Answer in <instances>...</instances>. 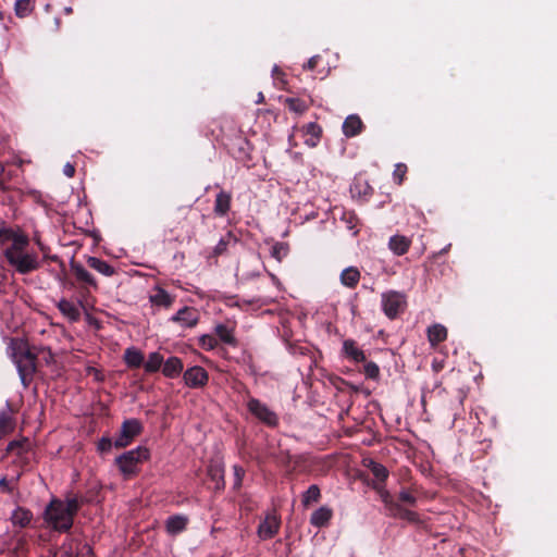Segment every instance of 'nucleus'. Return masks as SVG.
<instances>
[{
  "mask_svg": "<svg viewBox=\"0 0 557 557\" xmlns=\"http://www.w3.org/2000/svg\"><path fill=\"white\" fill-rule=\"evenodd\" d=\"M9 264L20 274H28L39 269L38 253L29 249V238L24 234L16 236L14 242L3 250Z\"/></svg>",
  "mask_w": 557,
  "mask_h": 557,
  "instance_id": "f257e3e1",
  "label": "nucleus"
},
{
  "mask_svg": "<svg viewBox=\"0 0 557 557\" xmlns=\"http://www.w3.org/2000/svg\"><path fill=\"white\" fill-rule=\"evenodd\" d=\"M78 509L79 502L76 497L66 500L53 498L44 512V520L49 528L66 532L72 528L74 516Z\"/></svg>",
  "mask_w": 557,
  "mask_h": 557,
  "instance_id": "f03ea898",
  "label": "nucleus"
},
{
  "mask_svg": "<svg viewBox=\"0 0 557 557\" xmlns=\"http://www.w3.org/2000/svg\"><path fill=\"white\" fill-rule=\"evenodd\" d=\"M9 348L21 382L26 387L36 370V357L28 350L26 343L22 341H11Z\"/></svg>",
  "mask_w": 557,
  "mask_h": 557,
  "instance_id": "7ed1b4c3",
  "label": "nucleus"
},
{
  "mask_svg": "<svg viewBox=\"0 0 557 557\" xmlns=\"http://www.w3.org/2000/svg\"><path fill=\"white\" fill-rule=\"evenodd\" d=\"M149 451L146 447L138 446L116 457L115 462L125 478L136 473L138 463L148 459Z\"/></svg>",
  "mask_w": 557,
  "mask_h": 557,
  "instance_id": "20e7f679",
  "label": "nucleus"
},
{
  "mask_svg": "<svg viewBox=\"0 0 557 557\" xmlns=\"http://www.w3.org/2000/svg\"><path fill=\"white\" fill-rule=\"evenodd\" d=\"M383 312L389 319H395L407 305L406 295L397 290H388L381 295Z\"/></svg>",
  "mask_w": 557,
  "mask_h": 557,
  "instance_id": "39448f33",
  "label": "nucleus"
},
{
  "mask_svg": "<svg viewBox=\"0 0 557 557\" xmlns=\"http://www.w3.org/2000/svg\"><path fill=\"white\" fill-rule=\"evenodd\" d=\"M248 411L267 426L274 428L278 424V416L264 403L257 398L247 401Z\"/></svg>",
  "mask_w": 557,
  "mask_h": 557,
  "instance_id": "423d86ee",
  "label": "nucleus"
},
{
  "mask_svg": "<svg viewBox=\"0 0 557 557\" xmlns=\"http://www.w3.org/2000/svg\"><path fill=\"white\" fill-rule=\"evenodd\" d=\"M141 431V424L136 419L125 420L121 426L119 435L115 437L113 445L122 448L127 446Z\"/></svg>",
  "mask_w": 557,
  "mask_h": 557,
  "instance_id": "0eeeda50",
  "label": "nucleus"
},
{
  "mask_svg": "<svg viewBox=\"0 0 557 557\" xmlns=\"http://www.w3.org/2000/svg\"><path fill=\"white\" fill-rule=\"evenodd\" d=\"M281 525V520L275 513H268L265 518L259 523L257 529L258 537L261 541H267L274 537Z\"/></svg>",
  "mask_w": 557,
  "mask_h": 557,
  "instance_id": "6e6552de",
  "label": "nucleus"
},
{
  "mask_svg": "<svg viewBox=\"0 0 557 557\" xmlns=\"http://www.w3.org/2000/svg\"><path fill=\"white\" fill-rule=\"evenodd\" d=\"M170 321L182 327H194L199 321V314L194 308L185 306L173 314Z\"/></svg>",
  "mask_w": 557,
  "mask_h": 557,
  "instance_id": "1a4fd4ad",
  "label": "nucleus"
},
{
  "mask_svg": "<svg viewBox=\"0 0 557 557\" xmlns=\"http://www.w3.org/2000/svg\"><path fill=\"white\" fill-rule=\"evenodd\" d=\"M207 371L199 366L191 367L184 372V382L188 387H202L208 382Z\"/></svg>",
  "mask_w": 557,
  "mask_h": 557,
  "instance_id": "9d476101",
  "label": "nucleus"
},
{
  "mask_svg": "<svg viewBox=\"0 0 557 557\" xmlns=\"http://www.w3.org/2000/svg\"><path fill=\"white\" fill-rule=\"evenodd\" d=\"M174 299L175 297L173 295L158 285L152 288L149 295L151 306L157 309H169L173 305Z\"/></svg>",
  "mask_w": 557,
  "mask_h": 557,
  "instance_id": "9b49d317",
  "label": "nucleus"
},
{
  "mask_svg": "<svg viewBox=\"0 0 557 557\" xmlns=\"http://www.w3.org/2000/svg\"><path fill=\"white\" fill-rule=\"evenodd\" d=\"M58 309L60 312L70 321V322H76L81 318V309L79 305L67 300L65 298H62L57 304Z\"/></svg>",
  "mask_w": 557,
  "mask_h": 557,
  "instance_id": "f8f14e48",
  "label": "nucleus"
},
{
  "mask_svg": "<svg viewBox=\"0 0 557 557\" xmlns=\"http://www.w3.org/2000/svg\"><path fill=\"white\" fill-rule=\"evenodd\" d=\"M411 245V239L404 235H393L388 240V249L395 255V256H403L405 255Z\"/></svg>",
  "mask_w": 557,
  "mask_h": 557,
  "instance_id": "ddd939ff",
  "label": "nucleus"
},
{
  "mask_svg": "<svg viewBox=\"0 0 557 557\" xmlns=\"http://www.w3.org/2000/svg\"><path fill=\"white\" fill-rule=\"evenodd\" d=\"M162 373L164 376L174 379L183 371V362L178 357H170L162 363Z\"/></svg>",
  "mask_w": 557,
  "mask_h": 557,
  "instance_id": "4468645a",
  "label": "nucleus"
},
{
  "mask_svg": "<svg viewBox=\"0 0 557 557\" xmlns=\"http://www.w3.org/2000/svg\"><path fill=\"white\" fill-rule=\"evenodd\" d=\"M188 518L184 515L171 516L166 519L165 528L169 534L176 535L186 529Z\"/></svg>",
  "mask_w": 557,
  "mask_h": 557,
  "instance_id": "2eb2a0df",
  "label": "nucleus"
},
{
  "mask_svg": "<svg viewBox=\"0 0 557 557\" xmlns=\"http://www.w3.org/2000/svg\"><path fill=\"white\" fill-rule=\"evenodd\" d=\"M343 352L344 355L355 361V362H362L366 360V355L363 350H361L355 341L352 339H346L343 343Z\"/></svg>",
  "mask_w": 557,
  "mask_h": 557,
  "instance_id": "dca6fc26",
  "label": "nucleus"
},
{
  "mask_svg": "<svg viewBox=\"0 0 557 557\" xmlns=\"http://www.w3.org/2000/svg\"><path fill=\"white\" fill-rule=\"evenodd\" d=\"M33 520V513L30 510L23 508V507H16L11 515V521L13 525L20 527V528H26L29 525V523Z\"/></svg>",
  "mask_w": 557,
  "mask_h": 557,
  "instance_id": "f3484780",
  "label": "nucleus"
},
{
  "mask_svg": "<svg viewBox=\"0 0 557 557\" xmlns=\"http://www.w3.org/2000/svg\"><path fill=\"white\" fill-rule=\"evenodd\" d=\"M362 122L356 114L348 115L343 123V133L346 137H354L360 133Z\"/></svg>",
  "mask_w": 557,
  "mask_h": 557,
  "instance_id": "a211bd4d",
  "label": "nucleus"
},
{
  "mask_svg": "<svg viewBox=\"0 0 557 557\" xmlns=\"http://www.w3.org/2000/svg\"><path fill=\"white\" fill-rule=\"evenodd\" d=\"M332 515L331 508L322 506L312 512L310 523L317 528L325 527L331 520Z\"/></svg>",
  "mask_w": 557,
  "mask_h": 557,
  "instance_id": "6ab92c4d",
  "label": "nucleus"
},
{
  "mask_svg": "<svg viewBox=\"0 0 557 557\" xmlns=\"http://www.w3.org/2000/svg\"><path fill=\"white\" fill-rule=\"evenodd\" d=\"M428 339L431 344V346H436L437 344L442 343L447 337V329L440 323H435L428 327Z\"/></svg>",
  "mask_w": 557,
  "mask_h": 557,
  "instance_id": "aec40b11",
  "label": "nucleus"
},
{
  "mask_svg": "<svg viewBox=\"0 0 557 557\" xmlns=\"http://www.w3.org/2000/svg\"><path fill=\"white\" fill-rule=\"evenodd\" d=\"M87 263L91 269L104 276L110 277L115 274V269L111 264L97 257H88Z\"/></svg>",
  "mask_w": 557,
  "mask_h": 557,
  "instance_id": "412c9836",
  "label": "nucleus"
},
{
  "mask_svg": "<svg viewBox=\"0 0 557 557\" xmlns=\"http://www.w3.org/2000/svg\"><path fill=\"white\" fill-rule=\"evenodd\" d=\"M339 280L344 286L352 288L360 280V272L355 267H348L342 271Z\"/></svg>",
  "mask_w": 557,
  "mask_h": 557,
  "instance_id": "4be33fe9",
  "label": "nucleus"
},
{
  "mask_svg": "<svg viewBox=\"0 0 557 557\" xmlns=\"http://www.w3.org/2000/svg\"><path fill=\"white\" fill-rule=\"evenodd\" d=\"M124 361L129 368H139L144 363V355L136 347H128L124 351Z\"/></svg>",
  "mask_w": 557,
  "mask_h": 557,
  "instance_id": "5701e85b",
  "label": "nucleus"
},
{
  "mask_svg": "<svg viewBox=\"0 0 557 557\" xmlns=\"http://www.w3.org/2000/svg\"><path fill=\"white\" fill-rule=\"evenodd\" d=\"M71 269L74 272L76 278L89 286L97 287V281L94 275L88 272L82 264L79 263H71Z\"/></svg>",
  "mask_w": 557,
  "mask_h": 557,
  "instance_id": "b1692460",
  "label": "nucleus"
},
{
  "mask_svg": "<svg viewBox=\"0 0 557 557\" xmlns=\"http://www.w3.org/2000/svg\"><path fill=\"white\" fill-rule=\"evenodd\" d=\"M163 363V356L158 352L153 351L148 355L147 360H144V369L147 373H153L161 369Z\"/></svg>",
  "mask_w": 557,
  "mask_h": 557,
  "instance_id": "393cba45",
  "label": "nucleus"
},
{
  "mask_svg": "<svg viewBox=\"0 0 557 557\" xmlns=\"http://www.w3.org/2000/svg\"><path fill=\"white\" fill-rule=\"evenodd\" d=\"M230 206L231 196L224 191L219 193L215 197L214 212L220 216H224L230 210Z\"/></svg>",
  "mask_w": 557,
  "mask_h": 557,
  "instance_id": "a878e982",
  "label": "nucleus"
},
{
  "mask_svg": "<svg viewBox=\"0 0 557 557\" xmlns=\"http://www.w3.org/2000/svg\"><path fill=\"white\" fill-rule=\"evenodd\" d=\"M215 333L223 343H225L227 345H232V346L236 345V338L234 336V331H233V329L228 327L227 325L222 324V323L215 325Z\"/></svg>",
  "mask_w": 557,
  "mask_h": 557,
  "instance_id": "bb28decb",
  "label": "nucleus"
},
{
  "mask_svg": "<svg viewBox=\"0 0 557 557\" xmlns=\"http://www.w3.org/2000/svg\"><path fill=\"white\" fill-rule=\"evenodd\" d=\"M208 474L215 482L216 488H220L224 485V470L222 465H210L208 468Z\"/></svg>",
  "mask_w": 557,
  "mask_h": 557,
  "instance_id": "cd10ccee",
  "label": "nucleus"
},
{
  "mask_svg": "<svg viewBox=\"0 0 557 557\" xmlns=\"http://www.w3.org/2000/svg\"><path fill=\"white\" fill-rule=\"evenodd\" d=\"M34 10L32 0H16L14 3V13L17 17H26Z\"/></svg>",
  "mask_w": 557,
  "mask_h": 557,
  "instance_id": "c85d7f7f",
  "label": "nucleus"
},
{
  "mask_svg": "<svg viewBox=\"0 0 557 557\" xmlns=\"http://www.w3.org/2000/svg\"><path fill=\"white\" fill-rule=\"evenodd\" d=\"M375 490L377 491V493H379L383 504L391 511H394V510L398 509V506L396 504H394L393 498H392L389 492L383 485H380V484L375 485Z\"/></svg>",
  "mask_w": 557,
  "mask_h": 557,
  "instance_id": "c756f323",
  "label": "nucleus"
},
{
  "mask_svg": "<svg viewBox=\"0 0 557 557\" xmlns=\"http://www.w3.org/2000/svg\"><path fill=\"white\" fill-rule=\"evenodd\" d=\"M289 248L286 243H275L271 249V256L281 262L287 255Z\"/></svg>",
  "mask_w": 557,
  "mask_h": 557,
  "instance_id": "7c9ffc66",
  "label": "nucleus"
},
{
  "mask_svg": "<svg viewBox=\"0 0 557 557\" xmlns=\"http://www.w3.org/2000/svg\"><path fill=\"white\" fill-rule=\"evenodd\" d=\"M285 103L290 111L297 114H301L308 109L306 102L298 98H286Z\"/></svg>",
  "mask_w": 557,
  "mask_h": 557,
  "instance_id": "2f4dec72",
  "label": "nucleus"
},
{
  "mask_svg": "<svg viewBox=\"0 0 557 557\" xmlns=\"http://www.w3.org/2000/svg\"><path fill=\"white\" fill-rule=\"evenodd\" d=\"M370 470L372 472V474L381 482H384L387 476H388V471L387 469L379 463V462H375V461H370Z\"/></svg>",
  "mask_w": 557,
  "mask_h": 557,
  "instance_id": "473e14b6",
  "label": "nucleus"
},
{
  "mask_svg": "<svg viewBox=\"0 0 557 557\" xmlns=\"http://www.w3.org/2000/svg\"><path fill=\"white\" fill-rule=\"evenodd\" d=\"M24 234L21 232H15L12 228H0V245H5L7 243H13L16 236H23Z\"/></svg>",
  "mask_w": 557,
  "mask_h": 557,
  "instance_id": "72a5a7b5",
  "label": "nucleus"
},
{
  "mask_svg": "<svg viewBox=\"0 0 557 557\" xmlns=\"http://www.w3.org/2000/svg\"><path fill=\"white\" fill-rule=\"evenodd\" d=\"M320 497V488L317 485H310L302 496V503L308 505L317 502Z\"/></svg>",
  "mask_w": 557,
  "mask_h": 557,
  "instance_id": "f704fd0d",
  "label": "nucleus"
},
{
  "mask_svg": "<svg viewBox=\"0 0 557 557\" xmlns=\"http://www.w3.org/2000/svg\"><path fill=\"white\" fill-rule=\"evenodd\" d=\"M12 430V417L7 411L0 412V434H5Z\"/></svg>",
  "mask_w": 557,
  "mask_h": 557,
  "instance_id": "c9c22d12",
  "label": "nucleus"
},
{
  "mask_svg": "<svg viewBox=\"0 0 557 557\" xmlns=\"http://www.w3.org/2000/svg\"><path fill=\"white\" fill-rule=\"evenodd\" d=\"M199 345L206 350H213L218 346V339L209 334L199 337Z\"/></svg>",
  "mask_w": 557,
  "mask_h": 557,
  "instance_id": "e433bc0d",
  "label": "nucleus"
},
{
  "mask_svg": "<svg viewBox=\"0 0 557 557\" xmlns=\"http://www.w3.org/2000/svg\"><path fill=\"white\" fill-rule=\"evenodd\" d=\"M363 371L367 377L375 380L380 375L379 366L374 362H367L363 367Z\"/></svg>",
  "mask_w": 557,
  "mask_h": 557,
  "instance_id": "4c0bfd02",
  "label": "nucleus"
},
{
  "mask_svg": "<svg viewBox=\"0 0 557 557\" xmlns=\"http://www.w3.org/2000/svg\"><path fill=\"white\" fill-rule=\"evenodd\" d=\"M407 172V166L404 163H397L393 172L394 181L400 185Z\"/></svg>",
  "mask_w": 557,
  "mask_h": 557,
  "instance_id": "58836bf2",
  "label": "nucleus"
},
{
  "mask_svg": "<svg viewBox=\"0 0 557 557\" xmlns=\"http://www.w3.org/2000/svg\"><path fill=\"white\" fill-rule=\"evenodd\" d=\"M321 132V127L314 122H310L306 125V133L314 137L315 139L320 138Z\"/></svg>",
  "mask_w": 557,
  "mask_h": 557,
  "instance_id": "ea45409f",
  "label": "nucleus"
},
{
  "mask_svg": "<svg viewBox=\"0 0 557 557\" xmlns=\"http://www.w3.org/2000/svg\"><path fill=\"white\" fill-rule=\"evenodd\" d=\"M399 499L403 503L413 506L416 504V497L407 490H401L399 492Z\"/></svg>",
  "mask_w": 557,
  "mask_h": 557,
  "instance_id": "a19ab883",
  "label": "nucleus"
},
{
  "mask_svg": "<svg viewBox=\"0 0 557 557\" xmlns=\"http://www.w3.org/2000/svg\"><path fill=\"white\" fill-rule=\"evenodd\" d=\"M234 476H235V486L239 487L242 485L243 478L245 475V471L242 467L235 465L233 467Z\"/></svg>",
  "mask_w": 557,
  "mask_h": 557,
  "instance_id": "79ce46f5",
  "label": "nucleus"
},
{
  "mask_svg": "<svg viewBox=\"0 0 557 557\" xmlns=\"http://www.w3.org/2000/svg\"><path fill=\"white\" fill-rule=\"evenodd\" d=\"M226 242L224 239H220L216 246L214 247V253L220 255L226 250Z\"/></svg>",
  "mask_w": 557,
  "mask_h": 557,
  "instance_id": "37998d69",
  "label": "nucleus"
},
{
  "mask_svg": "<svg viewBox=\"0 0 557 557\" xmlns=\"http://www.w3.org/2000/svg\"><path fill=\"white\" fill-rule=\"evenodd\" d=\"M319 59V55H313L311 57L307 63L304 64V69L305 70H313L317 65V61Z\"/></svg>",
  "mask_w": 557,
  "mask_h": 557,
  "instance_id": "c03bdc74",
  "label": "nucleus"
},
{
  "mask_svg": "<svg viewBox=\"0 0 557 557\" xmlns=\"http://www.w3.org/2000/svg\"><path fill=\"white\" fill-rule=\"evenodd\" d=\"M63 173L65 176L67 177H72L75 173V168L72 163L67 162L64 166H63Z\"/></svg>",
  "mask_w": 557,
  "mask_h": 557,
  "instance_id": "a18cd8bd",
  "label": "nucleus"
},
{
  "mask_svg": "<svg viewBox=\"0 0 557 557\" xmlns=\"http://www.w3.org/2000/svg\"><path fill=\"white\" fill-rule=\"evenodd\" d=\"M112 446V441L110 438H101V441L99 442V449L100 450H108L110 449Z\"/></svg>",
  "mask_w": 557,
  "mask_h": 557,
  "instance_id": "49530a36",
  "label": "nucleus"
},
{
  "mask_svg": "<svg viewBox=\"0 0 557 557\" xmlns=\"http://www.w3.org/2000/svg\"><path fill=\"white\" fill-rule=\"evenodd\" d=\"M318 141H319V139H315L314 137L311 136L309 139H306L305 143L309 147H315Z\"/></svg>",
  "mask_w": 557,
  "mask_h": 557,
  "instance_id": "de8ad7c7",
  "label": "nucleus"
},
{
  "mask_svg": "<svg viewBox=\"0 0 557 557\" xmlns=\"http://www.w3.org/2000/svg\"><path fill=\"white\" fill-rule=\"evenodd\" d=\"M260 275V272L259 271H256V272H251V273H244V277L245 278H253V277H257Z\"/></svg>",
  "mask_w": 557,
  "mask_h": 557,
  "instance_id": "09e8293b",
  "label": "nucleus"
},
{
  "mask_svg": "<svg viewBox=\"0 0 557 557\" xmlns=\"http://www.w3.org/2000/svg\"><path fill=\"white\" fill-rule=\"evenodd\" d=\"M270 276H271V278H272V282H273L275 285H277V286H278V285L281 284V283H280V281H278V278H277L274 274L270 273Z\"/></svg>",
  "mask_w": 557,
  "mask_h": 557,
  "instance_id": "8fccbe9b",
  "label": "nucleus"
},
{
  "mask_svg": "<svg viewBox=\"0 0 557 557\" xmlns=\"http://www.w3.org/2000/svg\"><path fill=\"white\" fill-rule=\"evenodd\" d=\"M270 276H271V278H272V282H273L275 285H277V286H278V285L281 284V283H280V281H278V278H277L274 274L270 273Z\"/></svg>",
  "mask_w": 557,
  "mask_h": 557,
  "instance_id": "3c124183",
  "label": "nucleus"
},
{
  "mask_svg": "<svg viewBox=\"0 0 557 557\" xmlns=\"http://www.w3.org/2000/svg\"><path fill=\"white\" fill-rule=\"evenodd\" d=\"M264 100V97H263V94L262 92H259L258 94V97H257V103H261L262 101Z\"/></svg>",
  "mask_w": 557,
  "mask_h": 557,
  "instance_id": "603ef678",
  "label": "nucleus"
},
{
  "mask_svg": "<svg viewBox=\"0 0 557 557\" xmlns=\"http://www.w3.org/2000/svg\"><path fill=\"white\" fill-rule=\"evenodd\" d=\"M275 74H281L280 69H278L277 65H274L273 69H272V75H275Z\"/></svg>",
  "mask_w": 557,
  "mask_h": 557,
  "instance_id": "864d4df0",
  "label": "nucleus"
},
{
  "mask_svg": "<svg viewBox=\"0 0 557 557\" xmlns=\"http://www.w3.org/2000/svg\"><path fill=\"white\" fill-rule=\"evenodd\" d=\"M251 259L252 261L257 262V263H260V257L258 255H251Z\"/></svg>",
  "mask_w": 557,
  "mask_h": 557,
  "instance_id": "5fc2aeb1",
  "label": "nucleus"
},
{
  "mask_svg": "<svg viewBox=\"0 0 557 557\" xmlns=\"http://www.w3.org/2000/svg\"><path fill=\"white\" fill-rule=\"evenodd\" d=\"M8 485V481L5 478H2L0 479V486H7Z\"/></svg>",
  "mask_w": 557,
  "mask_h": 557,
  "instance_id": "6e6d98bb",
  "label": "nucleus"
},
{
  "mask_svg": "<svg viewBox=\"0 0 557 557\" xmlns=\"http://www.w3.org/2000/svg\"><path fill=\"white\" fill-rule=\"evenodd\" d=\"M64 12H65L66 14H70V13L72 12V8H71V7H66V8L64 9Z\"/></svg>",
  "mask_w": 557,
  "mask_h": 557,
  "instance_id": "4d7b16f0",
  "label": "nucleus"
}]
</instances>
